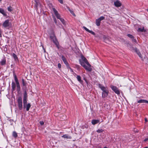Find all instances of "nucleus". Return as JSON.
Returning <instances> with one entry per match:
<instances>
[{"mask_svg":"<svg viewBox=\"0 0 148 148\" xmlns=\"http://www.w3.org/2000/svg\"><path fill=\"white\" fill-rule=\"evenodd\" d=\"M104 148H108V147H104Z\"/></svg>","mask_w":148,"mask_h":148,"instance_id":"49","label":"nucleus"},{"mask_svg":"<svg viewBox=\"0 0 148 148\" xmlns=\"http://www.w3.org/2000/svg\"><path fill=\"white\" fill-rule=\"evenodd\" d=\"M27 98H23V107L24 108L25 107V104L27 103Z\"/></svg>","mask_w":148,"mask_h":148,"instance_id":"18","label":"nucleus"},{"mask_svg":"<svg viewBox=\"0 0 148 148\" xmlns=\"http://www.w3.org/2000/svg\"><path fill=\"white\" fill-rule=\"evenodd\" d=\"M49 33L50 35H51L52 34H55L54 32L52 29H51L49 30Z\"/></svg>","mask_w":148,"mask_h":148,"instance_id":"25","label":"nucleus"},{"mask_svg":"<svg viewBox=\"0 0 148 148\" xmlns=\"http://www.w3.org/2000/svg\"><path fill=\"white\" fill-rule=\"evenodd\" d=\"M138 103H147L148 101L145 99H141L138 101Z\"/></svg>","mask_w":148,"mask_h":148,"instance_id":"14","label":"nucleus"},{"mask_svg":"<svg viewBox=\"0 0 148 148\" xmlns=\"http://www.w3.org/2000/svg\"><path fill=\"white\" fill-rule=\"evenodd\" d=\"M110 87L112 89L116 94L119 95L120 94V91L118 88L116 86L111 85Z\"/></svg>","mask_w":148,"mask_h":148,"instance_id":"6","label":"nucleus"},{"mask_svg":"<svg viewBox=\"0 0 148 148\" xmlns=\"http://www.w3.org/2000/svg\"><path fill=\"white\" fill-rule=\"evenodd\" d=\"M0 9H2L1 8H0Z\"/></svg>","mask_w":148,"mask_h":148,"instance_id":"52","label":"nucleus"},{"mask_svg":"<svg viewBox=\"0 0 148 148\" xmlns=\"http://www.w3.org/2000/svg\"><path fill=\"white\" fill-rule=\"evenodd\" d=\"M132 42H135L136 43H137V40L136 39H134V37L132 39Z\"/></svg>","mask_w":148,"mask_h":148,"instance_id":"32","label":"nucleus"},{"mask_svg":"<svg viewBox=\"0 0 148 148\" xmlns=\"http://www.w3.org/2000/svg\"><path fill=\"white\" fill-rule=\"evenodd\" d=\"M58 1L61 3V4H63V0H58Z\"/></svg>","mask_w":148,"mask_h":148,"instance_id":"41","label":"nucleus"},{"mask_svg":"<svg viewBox=\"0 0 148 148\" xmlns=\"http://www.w3.org/2000/svg\"><path fill=\"white\" fill-rule=\"evenodd\" d=\"M12 56L15 60H16L17 59V57L15 53H13L12 54Z\"/></svg>","mask_w":148,"mask_h":148,"instance_id":"29","label":"nucleus"},{"mask_svg":"<svg viewBox=\"0 0 148 148\" xmlns=\"http://www.w3.org/2000/svg\"><path fill=\"white\" fill-rule=\"evenodd\" d=\"M53 11L57 18L59 19L63 24H65V23L64 20V19L60 18V14L58 13L56 10H53Z\"/></svg>","mask_w":148,"mask_h":148,"instance_id":"4","label":"nucleus"},{"mask_svg":"<svg viewBox=\"0 0 148 148\" xmlns=\"http://www.w3.org/2000/svg\"><path fill=\"white\" fill-rule=\"evenodd\" d=\"M31 105L30 103H28V104H25V107L26 108V110L27 111H29L30 108V107Z\"/></svg>","mask_w":148,"mask_h":148,"instance_id":"19","label":"nucleus"},{"mask_svg":"<svg viewBox=\"0 0 148 148\" xmlns=\"http://www.w3.org/2000/svg\"><path fill=\"white\" fill-rule=\"evenodd\" d=\"M12 91L13 92L14 91L15 89V88L16 87V85L15 83L12 82Z\"/></svg>","mask_w":148,"mask_h":148,"instance_id":"16","label":"nucleus"},{"mask_svg":"<svg viewBox=\"0 0 148 148\" xmlns=\"http://www.w3.org/2000/svg\"><path fill=\"white\" fill-rule=\"evenodd\" d=\"M69 11L71 12V13L73 14V16H75V14L74 13L73 11L72 10H69Z\"/></svg>","mask_w":148,"mask_h":148,"instance_id":"34","label":"nucleus"},{"mask_svg":"<svg viewBox=\"0 0 148 148\" xmlns=\"http://www.w3.org/2000/svg\"><path fill=\"white\" fill-rule=\"evenodd\" d=\"M100 122V121L99 120H95L93 119L92 120L91 123L93 125H95L96 124Z\"/></svg>","mask_w":148,"mask_h":148,"instance_id":"13","label":"nucleus"},{"mask_svg":"<svg viewBox=\"0 0 148 148\" xmlns=\"http://www.w3.org/2000/svg\"><path fill=\"white\" fill-rule=\"evenodd\" d=\"M145 121H147V119H145Z\"/></svg>","mask_w":148,"mask_h":148,"instance_id":"46","label":"nucleus"},{"mask_svg":"<svg viewBox=\"0 0 148 148\" xmlns=\"http://www.w3.org/2000/svg\"><path fill=\"white\" fill-rule=\"evenodd\" d=\"M23 98H27V92L26 91H25V92Z\"/></svg>","mask_w":148,"mask_h":148,"instance_id":"39","label":"nucleus"},{"mask_svg":"<svg viewBox=\"0 0 148 148\" xmlns=\"http://www.w3.org/2000/svg\"><path fill=\"white\" fill-rule=\"evenodd\" d=\"M9 10L10 11V12H11L12 10Z\"/></svg>","mask_w":148,"mask_h":148,"instance_id":"47","label":"nucleus"},{"mask_svg":"<svg viewBox=\"0 0 148 148\" xmlns=\"http://www.w3.org/2000/svg\"><path fill=\"white\" fill-rule=\"evenodd\" d=\"M10 24V23L9 22V20H7L4 22L3 24V26L4 27H6L9 26Z\"/></svg>","mask_w":148,"mask_h":148,"instance_id":"8","label":"nucleus"},{"mask_svg":"<svg viewBox=\"0 0 148 148\" xmlns=\"http://www.w3.org/2000/svg\"><path fill=\"white\" fill-rule=\"evenodd\" d=\"M49 8L50 9H55V8H53L51 4H50L49 5Z\"/></svg>","mask_w":148,"mask_h":148,"instance_id":"30","label":"nucleus"},{"mask_svg":"<svg viewBox=\"0 0 148 148\" xmlns=\"http://www.w3.org/2000/svg\"><path fill=\"white\" fill-rule=\"evenodd\" d=\"M62 58L64 64L66 65H68V63L66 61V59L63 56H62Z\"/></svg>","mask_w":148,"mask_h":148,"instance_id":"15","label":"nucleus"},{"mask_svg":"<svg viewBox=\"0 0 148 148\" xmlns=\"http://www.w3.org/2000/svg\"><path fill=\"white\" fill-rule=\"evenodd\" d=\"M81 59L79 60L80 64L86 70L88 71H91V65L87 59L82 55L81 56Z\"/></svg>","mask_w":148,"mask_h":148,"instance_id":"1","label":"nucleus"},{"mask_svg":"<svg viewBox=\"0 0 148 148\" xmlns=\"http://www.w3.org/2000/svg\"><path fill=\"white\" fill-rule=\"evenodd\" d=\"M127 36L128 37H129V38H130L131 39H132L133 38H134L133 36L130 34H128Z\"/></svg>","mask_w":148,"mask_h":148,"instance_id":"37","label":"nucleus"},{"mask_svg":"<svg viewBox=\"0 0 148 148\" xmlns=\"http://www.w3.org/2000/svg\"><path fill=\"white\" fill-rule=\"evenodd\" d=\"M40 123L41 125H43L44 124V122L43 121H40Z\"/></svg>","mask_w":148,"mask_h":148,"instance_id":"42","label":"nucleus"},{"mask_svg":"<svg viewBox=\"0 0 148 148\" xmlns=\"http://www.w3.org/2000/svg\"><path fill=\"white\" fill-rule=\"evenodd\" d=\"M144 28L143 27L142 28H139L138 29V30L141 31V32H143L144 30Z\"/></svg>","mask_w":148,"mask_h":148,"instance_id":"38","label":"nucleus"},{"mask_svg":"<svg viewBox=\"0 0 148 148\" xmlns=\"http://www.w3.org/2000/svg\"><path fill=\"white\" fill-rule=\"evenodd\" d=\"M12 8V7L11 6H9L8 7V9H7L8 10H9V9H11V8Z\"/></svg>","mask_w":148,"mask_h":148,"instance_id":"44","label":"nucleus"},{"mask_svg":"<svg viewBox=\"0 0 148 148\" xmlns=\"http://www.w3.org/2000/svg\"><path fill=\"white\" fill-rule=\"evenodd\" d=\"M147 140H148V138H145L144 140V141H145V142H146V141H147Z\"/></svg>","mask_w":148,"mask_h":148,"instance_id":"45","label":"nucleus"},{"mask_svg":"<svg viewBox=\"0 0 148 148\" xmlns=\"http://www.w3.org/2000/svg\"><path fill=\"white\" fill-rule=\"evenodd\" d=\"M83 28L87 32L91 33V34L94 35L96 37H99V38H100V37L98 35H95V33L94 32H93L92 31L90 30H89L88 29H87L86 27L85 26L83 27Z\"/></svg>","mask_w":148,"mask_h":148,"instance_id":"7","label":"nucleus"},{"mask_svg":"<svg viewBox=\"0 0 148 148\" xmlns=\"http://www.w3.org/2000/svg\"><path fill=\"white\" fill-rule=\"evenodd\" d=\"M124 8L123 7V8Z\"/></svg>","mask_w":148,"mask_h":148,"instance_id":"51","label":"nucleus"},{"mask_svg":"<svg viewBox=\"0 0 148 148\" xmlns=\"http://www.w3.org/2000/svg\"><path fill=\"white\" fill-rule=\"evenodd\" d=\"M127 46L129 47L130 49V50L133 52H136L138 56L141 58L142 60H143V59L145 58V57L143 58V57L142 56L140 52L139 51V50H138L137 48L136 47L134 48L133 47L131 44L129 43L128 44H127Z\"/></svg>","mask_w":148,"mask_h":148,"instance_id":"2","label":"nucleus"},{"mask_svg":"<svg viewBox=\"0 0 148 148\" xmlns=\"http://www.w3.org/2000/svg\"><path fill=\"white\" fill-rule=\"evenodd\" d=\"M0 12L2 13L4 16H6L7 14L4 10H0Z\"/></svg>","mask_w":148,"mask_h":148,"instance_id":"24","label":"nucleus"},{"mask_svg":"<svg viewBox=\"0 0 148 148\" xmlns=\"http://www.w3.org/2000/svg\"><path fill=\"white\" fill-rule=\"evenodd\" d=\"M18 106L19 109L21 110L23 108V105L22 102V98L21 97H18L17 99Z\"/></svg>","mask_w":148,"mask_h":148,"instance_id":"5","label":"nucleus"},{"mask_svg":"<svg viewBox=\"0 0 148 148\" xmlns=\"http://www.w3.org/2000/svg\"><path fill=\"white\" fill-rule=\"evenodd\" d=\"M53 21L57 25H58V24H57V23L56 19V18H55V17H54V16L53 17Z\"/></svg>","mask_w":148,"mask_h":148,"instance_id":"36","label":"nucleus"},{"mask_svg":"<svg viewBox=\"0 0 148 148\" xmlns=\"http://www.w3.org/2000/svg\"><path fill=\"white\" fill-rule=\"evenodd\" d=\"M77 78L78 81H79L81 83L83 82V81L81 79V77L79 75L77 76Z\"/></svg>","mask_w":148,"mask_h":148,"instance_id":"20","label":"nucleus"},{"mask_svg":"<svg viewBox=\"0 0 148 148\" xmlns=\"http://www.w3.org/2000/svg\"><path fill=\"white\" fill-rule=\"evenodd\" d=\"M68 8V9H69V8Z\"/></svg>","mask_w":148,"mask_h":148,"instance_id":"50","label":"nucleus"},{"mask_svg":"<svg viewBox=\"0 0 148 148\" xmlns=\"http://www.w3.org/2000/svg\"><path fill=\"white\" fill-rule=\"evenodd\" d=\"M58 66L59 68H60L61 67V65L60 63H58Z\"/></svg>","mask_w":148,"mask_h":148,"instance_id":"43","label":"nucleus"},{"mask_svg":"<svg viewBox=\"0 0 148 148\" xmlns=\"http://www.w3.org/2000/svg\"><path fill=\"white\" fill-rule=\"evenodd\" d=\"M62 137L69 139H71V137L67 134H64L62 136Z\"/></svg>","mask_w":148,"mask_h":148,"instance_id":"17","label":"nucleus"},{"mask_svg":"<svg viewBox=\"0 0 148 148\" xmlns=\"http://www.w3.org/2000/svg\"><path fill=\"white\" fill-rule=\"evenodd\" d=\"M103 39H104V41L106 42H107V40H108V38H106V37L105 36H103Z\"/></svg>","mask_w":148,"mask_h":148,"instance_id":"35","label":"nucleus"},{"mask_svg":"<svg viewBox=\"0 0 148 148\" xmlns=\"http://www.w3.org/2000/svg\"><path fill=\"white\" fill-rule=\"evenodd\" d=\"M1 0H0V1H1Z\"/></svg>","mask_w":148,"mask_h":148,"instance_id":"54","label":"nucleus"},{"mask_svg":"<svg viewBox=\"0 0 148 148\" xmlns=\"http://www.w3.org/2000/svg\"><path fill=\"white\" fill-rule=\"evenodd\" d=\"M1 64L2 65H4L6 64V60L5 59H3L0 62Z\"/></svg>","mask_w":148,"mask_h":148,"instance_id":"23","label":"nucleus"},{"mask_svg":"<svg viewBox=\"0 0 148 148\" xmlns=\"http://www.w3.org/2000/svg\"><path fill=\"white\" fill-rule=\"evenodd\" d=\"M147 10V11L148 12V10Z\"/></svg>","mask_w":148,"mask_h":148,"instance_id":"53","label":"nucleus"},{"mask_svg":"<svg viewBox=\"0 0 148 148\" xmlns=\"http://www.w3.org/2000/svg\"><path fill=\"white\" fill-rule=\"evenodd\" d=\"M148 148V147H144V148Z\"/></svg>","mask_w":148,"mask_h":148,"instance_id":"48","label":"nucleus"},{"mask_svg":"<svg viewBox=\"0 0 148 148\" xmlns=\"http://www.w3.org/2000/svg\"><path fill=\"white\" fill-rule=\"evenodd\" d=\"M114 5L115 6L118 7L120 6L121 4L119 1L117 0L114 2Z\"/></svg>","mask_w":148,"mask_h":148,"instance_id":"12","label":"nucleus"},{"mask_svg":"<svg viewBox=\"0 0 148 148\" xmlns=\"http://www.w3.org/2000/svg\"><path fill=\"white\" fill-rule=\"evenodd\" d=\"M105 18V17L104 16H101L98 18L100 21H101L103 20Z\"/></svg>","mask_w":148,"mask_h":148,"instance_id":"33","label":"nucleus"},{"mask_svg":"<svg viewBox=\"0 0 148 148\" xmlns=\"http://www.w3.org/2000/svg\"><path fill=\"white\" fill-rule=\"evenodd\" d=\"M14 80L15 81L16 84H17V83H19V82L18 81V79L16 77V76L15 75H14Z\"/></svg>","mask_w":148,"mask_h":148,"instance_id":"28","label":"nucleus"},{"mask_svg":"<svg viewBox=\"0 0 148 148\" xmlns=\"http://www.w3.org/2000/svg\"><path fill=\"white\" fill-rule=\"evenodd\" d=\"M16 84L17 86V90L18 92H19L20 90V86L19 83Z\"/></svg>","mask_w":148,"mask_h":148,"instance_id":"21","label":"nucleus"},{"mask_svg":"<svg viewBox=\"0 0 148 148\" xmlns=\"http://www.w3.org/2000/svg\"><path fill=\"white\" fill-rule=\"evenodd\" d=\"M14 80L15 81L16 84H17V83H19V82L18 81V79L16 77V76L15 75H14Z\"/></svg>","mask_w":148,"mask_h":148,"instance_id":"27","label":"nucleus"},{"mask_svg":"<svg viewBox=\"0 0 148 148\" xmlns=\"http://www.w3.org/2000/svg\"><path fill=\"white\" fill-rule=\"evenodd\" d=\"M103 130L102 129H99L97 130V132L99 133H100L103 132Z\"/></svg>","mask_w":148,"mask_h":148,"instance_id":"31","label":"nucleus"},{"mask_svg":"<svg viewBox=\"0 0 148 148\" xmlns=\"http://www.w3.org/2000/svg\"><path fill=\"white\" fill-rule=\"evenodd\" d=\"M35 1L36 2V4H35L36 8L38 9L40 7V4L38 0H35Z\"/></svg>","mask_w":148,"mask_h":148,"instance_id":"9","label":"nucleus"},{"mask_svg":"<svg viewBox=\"0 0 148 148\" xmlns=\"http://www.w3.org/2000/svg\"><path fill=\"white\" fill-rule=\"evenodd\" d=\"M100 22L101 21L98 19H96V25L97 26H99L100 25Z\"/></svg>","mask_w":148,"mask_h":148,"instance_id":"22","label":"nucleus"},{"mask_svg":"<svg viewBox=\"0 0 148 148\" xmlns=\"http://www.w3.org/2000/svg\"><path fill=\"white\" fill-rule=\"evenodd\" d=\"M99 87L101 89V90L103 91V92H105L106 91H108L107 89V88L106 87H105L103 86H102L100 84H99Z\"/></svg>","mask_w":148,"mask_h":148,"instance_id":"10","label":"nucleus"},{"mask_svg":"<svg viewBox=\"0 0 148 148\" xmlns=\"http://www.w3.org/2000/svg\"><path fill=\"white\" fill-rule=\"evenodd\" d=\"M22 84L23 86L25 85V83L24 80L23 79H22Z\"/></svg>","mask_w":148,"mask_h":148,"instance_id":"40","label":"nucleus"},{"mask_svg":"<svg viewBox=\"0 0 148 148\" xmlns=\"http://www.w3.org/2000/svg\"><path fill=\"white\" fill-rule=\"evenodd\" d=\"M109 92L108 91L102 92V96L103 98L107 97L108 95Z\"/></svg>","mask_w":148,"mask_h":148,"instance_id":"11","label":"nucleus"},{"mask_svg":"<svg viewBox=\"0 0 148 148\" xmlns=\"http://www.w3.org/2000/svg\"><path fill=\"white\" fill-rule=\"evenodd\" d=\"M12 135L15 138H16L17 136V133L15 131L13 132Z\"/></svg>","mask_w":148,"mask_h":148,"instance_id":"26","label":"nucleus"},{"mask_svg":"<svg viewBox=\"0 0 148 148\" xmlns=\"http://www.w3.org/2000/svg\"><path fill=\"white\" fill-rule=\"evenodd\" d=\"M50 37L51 39L52 40L53 43L56 45L58 48L59 49V43L57 39L55 34H52L51 35H50Z\"/></svg>","mask_w":148,"mask_h":148,"instance_id":"3","label":"nucleus"}]
</instances>
